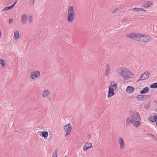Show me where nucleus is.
<instances>
[{"mask_svg":"<svg viewBox=\"0 0 157 157\" xmlns=\"http://www.w3.org/2000/svg\"><path fill=\"white\" fill-rule=\"evenodd\" d=\"M117 83H115L113 85H110L109 87L108 94L107 95V98H109L112 96L114 95L115 93L114 92V90H116L117 87Z\"/></svg>","mask_w":157,"mask_h":157,"instance_id":"f257e3e1","label":"nucleus"},{"mask_svg":"<svg viewBox=\"0 0 157 157\" xmlns=\"http://www.w3.org/2000/svg\"><path fill=\"white\" fill-rule=\"evenodd\" d=\"M150 75V73L148 71H146L140 76V79H138L137 82L141 80H144L148 78Z\"/></svg>","mask_w":157,"mask_h":157,"instance_id":"f03ea898","label":"nucleus"},{"mask_svg":"<svg viewBox=\"0 0 157 157\" xmlns=\"http://www.w3.org/2000/svg\"><path fill=\"white\" fill-rule=\"evenodd\" d=\"M31 78L33 79L38 78L40 76V72L38 71H34L31 72Z\"/></svg>","mask_w":157,"mask_h":157,"instance_id":"7ed1b4c3","label":"nucleus"},{"mask_svg":"<svg viewBox=\"0 0 157 157\" xmlns=\"http://www.w3.org/2000/svg\"><path fill=\"white\" fill-rule=\"evenodd\" d=\"M141 42H147L151 40V37L147 35L142 34Z\"/></svg>","mask_w":157,"mask_h":157,"instance_id":"20e7f679","label":"nucleus"},{"mask_svg":"<svg viewBox=\"0 0 157 157\" xmlns=\"http://www.w3.org/2000/svg\"><path fill=\"white\" fill-rule=\"evenodd\" d=\"M64 128L65 131L66 132L65 136L69 134L70 132H71L72 127L71 126L70 124L65 125L64 126Z\"/></svg>","mask_w":157,"mask_h":157,"instance_id":"39448f33","label":"nucleus"},{"mask_svg":"<svg viewBox=\"0 0 157 157\" xmlns=\"http://www.w3.org/2000/svg\"><path fill=\"white\" fill-rule=\"evenodd\" d=\"M148 120L152 122L156 121V125H157V113H155L154 116H150L148 118Z\"/></svg>","mask_w":157,"mask_h":157,"instance_id":"423d86ee","label":"nucleus"},{"mask_svg":"<svg viewBox=\"0 0 157 157\" xmlns=\"http://www.w3.org/2000/svg\"><path fill=\"white\" fill-rule=\"evenodd\" d=\"M75 13H68L67 20L68 22H71L75 18Z\"/></svg>","mask_w":157,"mask_h":157,"instance_id":"0eeeda50","label":"nucleus"},{"mask_svg":"<svg viewBox=\"0 0 157 157\" xmlns=\"http://www.w3.org/2000/svg\"><path fill=\"white\" fill-rule=\"evenodd\" d=\"M149 97V95H139L136 96V98L139 100H144Z\"/></svg>","mask_w":157,"mask_h":157,"instance_id":"6e6552de","label":"nucleus"},{"mask_svg":"<svg viewBox=\"0 0 157 157\" xmlns=\"http://www.w3.org/2000/svg\"><path fill=\"white\" fill-rule=\"evenodd\" d=\"M124 71V72L123 74V75L121 76L124 78V79L127 80L129 78V71L127 69H125Z\"/></svg>","mask_w":157,"mask_h":157,"instance_id":"1a4fd4ad","label":"nucleus"},{"mask_svg":"<svg viewBox=\"0 0 157 157\" xmlns=\"http://www.w3.org/2000/svg\"><path fill=\"white\" fill-rule=\"evenodd\" d=\"M132 117L137 121H140L141 120L140 115L138 112H134L132 114Z\"/></svg>","mask_w":157,"mask_h":157,"instance_id":"9d476101","label":"nucleus"},{"mask_svg":"<svg viewBox=\"0 0 157 157\" xmlns=\"http://www.w3.org/2000/svg\"><path fill=\"white\" fill-rule=\"evenodd\" d=\"M119 143L120 144V149H123L125 145L124 140L123 138L121 137L119 138Z\"/></svg>","mask_w":157,"mask_h":157,"instance_id":"9b49d317","label":"nucleus"},{"mask_svg":"<svg viewBox=\"0 0 157 157\" xmlns=\"http://www.w3.org/2000/svg\"><path fill=\"white\" fill-rule=\"evenodd\" d=\"M142 35L141 33H135L134 40L141 42Z\"/></svg>","mask_w":157,"mask_h":157,"instance_id":"f8f14e48","label":"nucleus"},{"mask_svg":"<svg viewBox=\"0 0 157 157\" xmlns=\"http://www.w3.org/2000/svg\"><path fill=\"white\" fill-rule=\"evenodd\" d=\"M27 20V17L25 14H23L21 17V22L23 24H25Z\"/></svg>","mask_w":157,"mask_h":157,"instance_id":"ddd939ff","label":"nucleus"},{"mask_svg":"<svg viewBox=\"0 0 157 157\" xmlns=\"http://www.w3.org/2000/svg\"><path fill=\"white\" fill-rule=\"evenodd\" d=\"M134 88L132 86H128L127 87L126 91L129 93H131L133 92L134 91Z\"/></svg>","mask_w":157,"mask_h":157,"instance_id":"4468645a","label":"nucleus"},{"mask_svg":"<svg viewBox=\"0 0 157 157\" xmlns=\"http://www.w3.org/2000/svg\"><path fill=\"white\" fill-rule=\"evenodd\" d=\"M134 121L135 120L134 119L130 117H129L128 118L126 121V126L129 125V123H132L133 124Z\"/></svg>","mask_w":157,"mask_h":157,"instance_id":"2eb2a0df","label":"nucleus"},{"mask_svg":"<svg viewBox=\"0 0 157 157\" xmlns=\"http://www.w3.org/2000/svg\"><path fill=\"white\" fill-rule=\"evenodd\" d=\"M149 90V88L148 87H144L143 89L140 91L141 94H143L148 92Z\"/></svg>","mask_w":157,"mask_h":157,"instance_id":"dca6fc26","label":"nucleus"},{"mask_svg":"<svg viewBox=\"0 0 157 157\" xmlns=\"http://www.w3.org/2000/svg\"><path fill=\"white\" fill-rule=\"evenodd\" d=\"M135 33H132L126 34V36L128 38H130L133 40L135 39Z\"/></svg>","mask_w":157,"mask_h":157,"instance_id":"f3484780","label":"nucleus"},{"mask_svg":"<svg viewBox=\"0 0 157 157\" xmlns=\"http://www.w3.org/2000/svg\"><path fill=\"white\" fill-rule=\"evenodd\" d=\"M124 70L121 68H118L117 70V72L121 76H123Z\"/></svg>","mask_w":157,"mask_h":157,"instance_id":"a211bd4d","label":"nucleus"},{"mask_svg":"<svg viewBox=\"0 0 157 157\" xmlns=\"http://www.w3.org/2000/svg\"><path fill=\"white\" fill-rule=\"evenodd\" d=\"M40 133H41V135L43 137H44V138H46V137L48 136V132L46 131H44V132H40ZM41 135V134L40 135Z\"/></svg>","mask_w":157,"mask_h":157,"instance_id":"6ab92c4d","label":"nucleus"},{"mask_svg":"<svg viewBox=\"0 0 157 157\" xmlns=\"http://www.w3.org/2000/svg\"><path fill=\"white\" fill-rule=\"evenodd\" d=\"M75 13L73 6H69L68 9V13Z\"/></svg>","mask_w":157,"mask_h":157,"instance_id":"aec40b11","label":"nucleus"},{"mask_svg":"<svg viewBox=\"0 0 157 157\" xmlns=\"http://www.w3.org/2000/svg\"><path fill=\"white\" fill-rule=\"evenodd\" d=\"M49 92L48 90H44L42 93V96L43 97H47L49 94Z\"/></svg>","mask_w":157,"mask_h":157,"instance_id":"412c9836","label":"nucleus"},{"mask_svg":"<svg viewBox=\"0 0 157 157\" xmlns=\"http://www.w3.org/2000/svg\"><path fill=\"white\" fill-rule=\"evenodd\" d=\"M134 121L133 124H134V126L136 128L137 127L139 126L140 125V124L141 123V122L138 121Z\"/></svg>","mask_w":157,"mask_h":157,"instance_id":"4be33fe9","label":"nucleus"},{"mask_svg":"<svg viewBox=\"0 0 157 157\" xmlns=\"http://www.w3.org/2000/svg\"><path fill=\"white\" fill-rule=\"evenodd\" d=\"M14 38L15 39H17L19 37V33L18 31H16L14 32Z\"/></svg>","mask_w":157,"mask_h":157,"instance_id":"5701e85b","label":"nucleus"},{"mask_svg":"<svg viewBox=\"0 0 157 157\" xmlns=\"http://www.w3.org/2000/svg\"><path fill=\"white\" fill-rule=\"evenodd\" d=\"M13 7V6L11 5L9 6H7V7H4V8H3L2 10V11H6L7 10H8L11 9H12Z\"/></svg>","mask_w":157,"mask_h":157,"instance_id":"b1692460","label":"nucleus"},{"mask_svg":"<svg viewBox=\"0 0 157 157\" xmlns=\"http://www.w3.org/2000/svg\"><path fill=\"white\" fill-rule=\"evenodd\" d=\"M151 88H157V82L151 84L150 86Z\"/></svg>","mask_w":157,"mask_h":157,"instance_id":"393cba45","label":"nucleus"},{"mask_svg":"<svg viewBox=\"0 0 157 157\" xmlns=\"http://www.w3.org/2000/svg\"><path fill=\"white\" fill-rule=\"evenodd\" d=\"M5 62L4 60L0 59V64H1L3 67L5 66Z\"/></svg>","mask_w":157,"mask_h":157,"instance_id":"a878e982","label":"nucleus"},{"mask_svg":"<svg viewBox=\"0 0 157 157\" xmlns=\"http://www.w3.org/2000/svg\"><path fill=\"white\" fill-rule=\"evenodd\" d=\"M52 157H58L57 156V150H55L53 154Z\"/></svg>","mask_w":157,"mask_h":157,"instance_id":"bb28decb","label":"nucleus"},{"mask_svg":"<svg viewBox=\"0 0 157 157\" xmlns=\"http://www.w3.org/2000/svg\"><path fill=\"white\" fill-rule=\"evenodd\" d=\"M88 144L87 143V144H85V145L83 147V150L84 151H86L88 148H89V147H87L86 145H87V144Z\"/></svg>","mask_w":157,"mask_h":157,"instance_id":"cd10ccee","label":"nucleus"},{"mask_svg":"<svg viewBox=\"0 0 157 157\" xmlns=\"http://www.w3.org/2000/svg\"><path fill=\"white\" fill-rule=\"evenodd\" d=\"M129 75L130 78H133L134 76V74L130 71H129Z\"/></svg>","mask_w":157,"mask_h":157,"instance_id":"c85d7f7f","label":"nucleus"},{"mask_svg":"<svg viewBox=\"0 0 157 157\" xmlns=\"http://www.w3.org/2000/svg\"><path fill=\"white\" fill-rule=\"evenodd\" d=\"M29 23H31L33 21V16L31 15L30 16L29 18Z\"/></svg>","mask_w":157,"mask_h":157,"instance_id":"c756f323","label":"nucleus"},{"mask_svg":"<svg viewBox=\"0 0 157 157\" xmlns=\"http://www.w3.org/2000/svg\"><path fill=\"white\" fill-rule=\"evenodd\" d=\"M87 143L88 144H87V145H86L87 147H89V148L90 147H92V145L90 143L88 142H86L85 143V144H87Z\"/></svg>","mask_w":157,"mask_h":157,"instance_id":"7c9ffc66","label":"nucleus"},{"mask_svg":"<svg viewBox=\"0 0 157 157\" xmlns=\"http://www.w3.org/2000/svg\"><path fill=\"white\" fill-rule=\"evenodd\" d=\"M118 8H116L115 9H114V10H113L111 13H115V12H117V11H118Z\"/></svg>","mask_w":157,"mask_h":157,"instance_id":"2f4dec72","label":"nucleus"},{"mask_svg":"<svg viewBox=\"0 0 157 157\" xmlns=\"http://www.w3.org/2000/svg\"><path fill=\"white\" fill-rule=\"evenodd\" d=\"M147 5V3H145L144 4V6L145 8L151 7V5Z\"/></svg>","mask_w":157,"mask_h":157,"instance_id":"473e14b6","label":"nucleus"},{"mask_svg":"<svg viewBox=\"0 0 157 157\" xmlns=\"http://www.w3.org/2000/svg\"><path fill=\"white\" fill-rule=\"evenodd\" d=\"M133 10L136 12H139V8H135L133 9Z\"/></svg>","mask_w":157,"mask_h":157,"instance_id":"72a5a7b5","label":"nucleus"},{"mask_svg":"<svg viewBox=\"0 0 157 157\" xmlns=\"http://www.w3.org/2000/svg\"><path fill=\"white\" fill-rule=\"evenodd\" d=\"M34 3L33 0H30L29 1L30 4L31 5H33V4Z\"/></svg>","mask_w":157,"mask_h":157,"instance_id":"f704fd0d","label":"nucleus"},{"mask_svg":"<svg viewBox=\"0 0 157 157\" xmlns=\"http://www.w3.org/2000/svg\"><path fill=\"white\" fill-rule=\"evenodd\" d=\"M13 22V20L11 18V19H9V23L11 24V23H12Z\"/></svg>","mask_w":157,"mask_h":157,"instance_id":"c9c22d12","label":"nucleus"},{"mask_svg":"<svg viewBox=\"0 0 157 157\" xmlns=\"http://www.w3.org/2000/svg\"><path fill=\"white\" fill-rule=\"evenodd\" d=\"M106 75H107L109 74V71L108 68H106Z\"/></svg>","mask_w":157,"mask_h":157,"instance_id":"e433bc0d","label":"nucleus"},{"mask_svg":"<svg viewBox=\"0 0 157 157\" xmlns=\"http://www.w3.org/2000/svg\"><path fill=\"white\" fill-rule=\"evenodd\" d=\"M144 108L146 109H147L148 108V106L147 105H144Z\"/></svg>","mask_w":157,"mask_h":157,"instance_id":"4c0bfd02","label":"nucleus"},{"mask_svg":"<svg viewBox=\"0 0 157 157\" xmlns=\"http://www.w3.org/2000/svg\"><path fill=\"white\" fill-rule=\"evenodd\" d=\"M17 2V0H16L14 2L13 4H12V5H11V6H13V7L16 4V3Z\"/></svg>","mask_w":157,"mask_h":157,"instance_id":"58836bf2","label":"nucleus"},{"mask_svg":"<svg viewBox=\"0 0 157 157\" xmlns=\"http://www.w3.org/2000/svg\"><path fill=\"white\" fill-rule=\"evenodd\" d=\"M139 11H146L142 8H139Z\"/></svg>","mask_w":157,"mask_h":157,"instance_id":"ea45409f","label":"nucleus"},{"mask_svg":"<svg viewBox=\"0 0 157 157\" xmlns=\"http://www.w3.org/2000/svg\"><path fill=\"white\" fill-rule=\"evenodd\" d=\"M152 138H153V140H157V139L156 138V136H154Z\"/></svg>","mask_w":157,"mask_h":157,"instance_id":"a19ab883","label":"nucleus"},{"mask_svg":"<svg viewBox=\"0 0 157 157\" xmlns=\"http://www.w3.org/2000/svg\"><path fill=\"white\" fill-rule=\"evenodd\" d=\"M147 5H151V6L152 5V3H151L150 2H149V1L147 3Z\"/></svg>","mask_w":157,"mask_h":157,"instance_id":"79ce46f5","label":"nucleus"},{"mask_svg":"<svg viewBox=\"0 0 157 157\" xmlns=\"http://www.w3.org/2000/svg\"><path fill=\"white\" fill-rule=\"evenodd\" d=\"M128 19V18H123L122 20V21H126Z\"/></svg>","mask_w":157,"mask_h":157,"instance_id":"37998d69","label":"nucleus"},{"mask_svg":"<svg viewBox=\"0 0 157 157\" xmlns=\"http://www.w3.org/2000/svg\"><path fill=\"white\" fill-rule=\"evenodd\" d=\"M115 83H115L114 82L112 81L111 82L110 84L113 85V84H115Z\"/></svg>","mask_w":157,"mask_h":157,"instance_id":"c03bdc74","label":"nucleus"},{"mask_svg":"<svg viewBox=\"0 0 157 157\" xmlns=\"http://www.w3.org/2000/svg\"><path fill=\"white\" fill-rule=\"evenodd\" d=\"M148 135H151L152 137L153 138L154 136V135L153 134H148Z\"/></svg>","mask_w":157,"mask_h":157,"instance_id":"a18cd8bd","label":"nucleus"},{"mask_svg":"<svg viewBox=\"0 0 157 157\" xmlns=\"http://www.w3.org/2000/svg\"><path fill=\"white\" fill-rule=\"evenodd\" d=\"M107 68H108V69H109V64H107L106 66Z\"/></svg>","mask_w":157,"mask_h":157,"instance_id":"49530a36","label":"nucleus"},{"mask_svg":"<svg viewBox=\"0 0 157 157\" xmlns=\"http://www.w3.org/2000/svg\"><path fill=\"white\" fill-rule=\"evenodd\" d=\"M1 37V31H0V37Z\"/></svg>","mask_w":157,"mask_h":157,"instance_id":"de8ad7c7","label":"nucleus"},{"mask_svg":"<svg viewBox=\"0 0 157 157\" xmlns=\"http://www.w3.org/2000/svg\"><path fill=\"white\" fill-rule=\"evenodd\" d=\"M89 136L90 137V135H89Z\"/></svg>","mask_w":157,"mask_h":157,"instance_id":"09e8293b","label":"nucleus"},{"mask_svg":"<svg viewBox=\"0 0 157 157\" xmlns=\"http://www.w3.org/2000/svg\"><path fill=\"white\" fill-rule=\"evenodd\" d=\"M39 128H40L41 129V127H39Z\"/></svg>","mask_w":157,"mask_h":157,"instance_id":"8fccbe9b","label":"nucleus"},{"mask_svg":"<svg viewBox=\"0 0 157 157\" xmlns=\"http://www.w3.org/2000/svg\"><path fill=\"white\" fill-rule=\"evenodd\" d=\"M39 128H40L41 129V127H39Z\"/></svg>","mask_w":157,"mask_h":157,"instance_id":"3c124183","label":"nucleus"},{"mask_svg":"<svg viewBox=\"0 0 157 157\" xmlns=\"http://www.w3.org/2000/svg\"><path fill=\"white\" fill-rule=\"evenodd\" d=\"M64 157H66V156H65Z\"/></svg>","mask_w":157,"mask_h":157,"instance_id":"603ef678","label":"nucleus"},{"mask_svg":"<svg viewBox=\"0 0 157 157\" xmlns=\"http://www.w3.org/2000/svg\"><path fill=\"white\" fill-rule=\"evenodd\" d=\"M156 126H157V125H156Z\"/></svg>","mask_w":157,"mask_h":157,"instance_id":"864d4df0","label":"nucleus"}]
</instances>
